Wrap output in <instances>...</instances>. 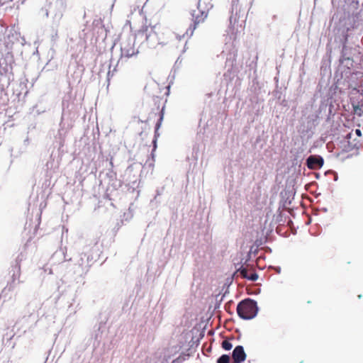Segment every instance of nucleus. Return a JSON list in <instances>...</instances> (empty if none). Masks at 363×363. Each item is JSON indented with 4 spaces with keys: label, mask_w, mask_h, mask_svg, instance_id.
Returning a JSON list of instances; mask_svg holds the SVG:
<instances>
[{
    "label": "nucleus",
    "mask_w": 363,
    "mask_h": 363,
    "mask_svg": "<svg viewBox=\"0 0 363 363\" xmlns=\"http://www.w3.org/2000/svg\"><path fill=\"white\" fill-rule=\"evenodd\" d=\"M230 358L228 354H223L218 360L217 363H230Z\"/></svg>",
    "instance_id": "nucleus-23"
},
{
    "label": "nucleus",
    "mask_w": 363,
    "mask_h": 363,
    "mask_svg": "<svg viewBox=\"0 0 363 363\" xmlns=\"http://www.w3.org/2000/svg\"><path fill=\"white\" fill-rule=\"evenodd\" d=\"M50 12H52V11H50L48 8L45 7L40 9L39 14L43 17L48 18Z\"/></svg>",
    "instance_id": "nucleus-25"
},
{
    "label": "nucleus",
    "mask_w": 363,
    "mask_h": 363,
    "mask_svg": "<svg viewBox=\"0 0 363 363\" xmlns=\"http://www.w3.org/2000/svg\"><path fill=\"white\" fill-rule=\"evenodd\" d=\"M151 225H152V223H150L148 224V225H147V228H150V227L151 226Z\"/></svg>",
    "instance_id": "nucleus-36"
},
{
    "label": "nucleus",
    "mask_w": 363,
    "mask_h": 363,
    "mask_svg": "<svg viewBox=\"0 0 363 363\" xmlns=\"http://www.w3.org/2000/svg\"><path fill=\"white\" fill-rule=\"evenodd\" d=\"M6 48L8 49H10V50H12V48H13L12 45L9 46V42L6 43Z\"/></svg>",
    "instance_id": "nucleus-33"
},
{
    "label": "nucleus",
    "mask_w": 363,
    "mask_h": 363,
    "mask_svg": "<svg viewBox=\"0 0 363 363\" xmlns=\"http://www.w3.org/2000/svg\"><path fill=\"white\" fill-rule=\"evenodd\" d=\"M45 166H46L47 169H49L52 168V162H50V161L47 162Z\"/></svg>",
    "instance_id": "nucleus-29"
},
{
    "label": "nucleus",
    "mask_w": 363,
    "mask_h": 363,
    "mask_svg": "<svg viewBox=\"0 0 363 363\" xmlns=\"http://www.w3.org/2000/svg\"><path fill=\"white\" fill-rule=\"evenodd\" d=\"M191 14L193 24L191 25L189 28L190 35L193 34L194 30L199 24L203 23L205 21L208 16V12L201 10L199 6H198L196 9L192 10Z\"/></svg>",
    "instance_id": "nucleus-5"
},
{
    "label": "nucleus",
    "mask_w": 363,
    "mask_h": 363,
    "mask_svg": "<svg viewBox=\"0 0 363 363\" xmlns=\"http://www.w3.org/2000/svg\"><path fill=\"white\" fill-rule=\"evenodd\" d=\"M158 86H159V84L157 82V81L154 79H152L151 81H150L147 83V84L144 87V90L149 95L152 96V97H155V96H156V95L152 91V89L155 87H157Z\"/></svg>",
    "instance_id": "nucleus-17"
},
{
    "label": "nucleus",
    "mask_w": 363,
    "mask_h": 363,
    "mask_svg": "<svg viewBox=\"0 0 363 363\" xmlns=\"http://www.w3.org/2000/svg\"><path fill=\"white\" fill-rule=\"evenodd\" d=\"M66 135H62L61 133H57L55 135L53 145L55 147H57L59 152H63L62 147L65 145Z\"/></svg>",
    "instance_id": "nucleus-15"
},
{
    "label": "nucleus",
    "mask_w": 363,
    "mask_h": 363,
    "mask_svg": "<svg viewBox=\"0 0 363 363\" xmlns=\"http://www.w3.org/2000/svg\"><path fill=\"white\" fill-rule=\"evenodd\" d=\"M0 363H10V357L5 352H0Z\"/></svg>",
    "instance_id": "nucleus-21"
},
{
    "label": "nucleus",
    "mask_w": 363,
    "mask_h": 363,
    "mask_svg": "<svg viewBox=\"0 0 363 363\" xmlns=\"http://www.w3.org/2000/svg\"><path fill=\"white\" fill-rule=\"evenodd\" d=\"M123 185V182L120 179H118L116 177L113 179L111 181H108V186L106 189V191H112L118 190Z\"/></svg>",
    "instance_id": "nucleus-16"
},
{
    "label": "nucleus",
    "mask_w": 363,
    "mask_h": 363,
    "mask_svg": "<svg viewBox=\"0 0 363 363\" xmlns=\"http://www.w3.org/2000/svg\"><path fill=\"white\" fill-rule=\"evenodd\" d=\"M222 347L225 350H230L233 347V345L229 340H225L222 342Z\"/></svg>",
    "instance_id": "nucleus-24"
},
{
    "label": "nucleus",
    "mask_w": 363,
    "mask_h": 363,
    "mask_svg": "<svg viewBox=\"0 0 363 363\" xmlns=\"http://www.w3.org/2000/svg\"><path fill=\"white\" fill-rule=\"evenodd\" d=\"M162 111H163V109ZM161 112H162V111H161ZM160 121L162 120V113H160Z\"/></svg>",
    "instance_id": "nucleus-34"
},
{
    "label": "nucleus",
    "mask_w": 363,
    "mask_h": 363,
    "mask_svg": "<svg viewBox=\"0 0 363 363\" xmlns=\"http://www.w3.org/2000/svg\"><path fill=\"white\" fill-rule=\"evenodd\" d=\"M131 41L132 39H130L129 43L127 45H125L124 43H122L121 48L122 56H125L129 58L138 52V51H135L134 43L131 45Z\"/></svg>",
    "instance_id": "nucleus-11"
},
{
    "label": "nucleus",
    "mask_w": 363,
    "mask_h": 363,
    "mask_svg": "<svg viewBox=\"0 0 363 363\" xmlns=\"http://www.w3.org/2000/svg\"><path fill=\"white\" fill-rule=\"evenodd\" d=\"M352 106L354 114L357 115L358 116H362L363 115V103H352Z\"/></svg>",
    "instance_id": "nucleus-19"
},
{
    "label": "nucleus",
    "mask_w": 363,
    "mask_h": 363,
    "mask_svg": "<svg viewBox=\"0 0 363 363\" xmlns=\"http://www.w3.org/2000/svg\"><path fill=\"white\" fill-rule=\"evenodd\" d=\"M247 279L251 281H256L258 279V275L256 273H251L249 274Z\"/></svg>",
    "instance_id": "nucleus-27"
},
{
    "label": "nucleus",
    "mask_w": 363,
    "mask_h": 363,
    "mask_svg": "<svg viewBox=\"0 0 363 363\" xmlns=\"http://www.w3.org/2000/svg\"><path fill=\"white\" fill-rule=\"evenodd\" d=\"M355 134L358 136V137H361L362 136V131L360 129H356L355 130Z\"/></svg>",
    "instance_id": "nucleus-30"
},
{
    "label": "nucleus",
    "mask_w": 363,
    "mask_h": 363,
    "mask_svg": "<svg viewBox=\"0 0 363 363\" xmlns=\"http://www.w3.org/2000/svg\"><path fill=\"white\" fill-rule=\"evenodd\" d=\"M105 332L104 323L101 322L99 325L94 326V332L91 335V339L94 340L93 347L97 348L103 339V334Z\"/></svg>",
    "instance_id": "nucleus-7"
},
{
    "label": "nucleus",
    "mask_w": 363,
    "mask_h": 363,
    "mask_svg": "<svg viewBox=\"0 0 363 363\" xmlns=\"http://www.w3.org/2000/svg\"><path fill=\"white\" fill-rule=\"evenodd\" d=\"M240 275L245 278V279H247L248 277V275H249V271L246 268H241L240 270Z\"/></svg>",
    "instance_id": "nucleus-26"
},
{
    "label": "nucleus",
    "mask_w": 363,
    "mask_h": 363,
    "mask_svg": "<svg viewBox=\"0 0 363 363\" xmlns=\"http://www.w3.org/2000/svg\"><path fill=\"white\" fill-rule=\"evenodd\" d=\"M323 159L320 156L311 155L306 160V164L310 169H318L323 165Z\"/></svg>",
    "instance_id": "nucleus-8"
},
{
    "label": "nucleus",
    "mask_w": 363,
    "mask_h": 363,
    "mask_svg": "<svg viewBox=\"0 0 363 363\" xmlns=\"http://www.w3.org/2000/svg\"><path fill=\"white\" fill-rule=\"evenodd\" d=\"M156 25L150 26V29L147 27L141 34L145 36L148 47L151 49H155L159 45V38L157 32L155 30Z\"/></svg>",
    "instance_id": "nucleus-6"
},
{
    "label": "nucleus",
    "mask_w": 363,
    "mask_h": 363,
    "mask_svg": "<svg viewBox=\"0 0 363 363\" xmlns=\"http://www.w3.org/2000/svg\"><path fill=\"white\" fill-rule=\"evenodd\" d=\"M15 64L11 52H7L0 60V74L8 78L9 82L13 79V68Z\"/></svg>",
    "instance_id": "nucleus-3"
},
{
    "label": "nucleus",
    "mask_w": 363,
    "mask_h": 363,
    "mask_svg": "<svg viewBox=\"0 0 363 363\" xmlns=\"http://www.w3.org/2000/svg\"><path fill=\"white\" fill-rule=\"evenodd\" d=\"M84 258L86 259V269H89L93 264V257L91 255L87 253H84Z\"/></svg>",
    "instance_id": "nucleus-22"
},
{
    "label": "nucleus",
    "mask_w": 363,
    "mask_h": 363,
    "mask_svg": "<svg viewBox=\"0 0 363 363\" xmlns=\"http://www.w3.org/2000/svg\"><path fill=\"white\" fill-rule=\"evenodd\" d=\"M352 136L353 133L351 132L346 135L345 138L347 140V143L351 149H359L361 146V143L359 140H356V139H354V141L351 143L350 139L352 138Z\"/></svg>",
    "instance_id": "nucleus-18"
},
{
    "label": "nucleus",
    "mask_w": 363,
    "mask_h": 363,
    "mask_svg": "<svg viewBox=\"0 0 363 363\" xmlns=\"http://www.w3.org/2000/svg\"><path fill=\"white\" fill-rule=\"evenodd\" d=\"M159 136V118L155 121V135L152 140V150L151 152V157H148L143 166V172L147 171V173L152 174L155 166V152L157 148V137Z\"/></svg>",
    "instance_id": "nucleus-4"
},
{
    "label": "nucleus",
    "mask_w": 363,
    "mask_h": 363,
    "mask_svg": "<svg viewBox=\"0 0 363 363\" xmlns=\"http://www.w3.org/2000/svg\"><path fill=\"white\" fill-rule=\"evenodd\" d=\"M245 10L238 4L232 6V13L230 17V28L233 33H238L242 30L245 25Z\"/></svg>",
    "instance_id": "nucleus-1"
},
{
    "label": "nucleus",
    "mask_w": 363,
    "mask_h": 363,
    "mask_svg": "<svg viewBox=\"0 0 363 363\" xmlns=\"http://www.w3.org/2000/svg\"><path fill=\"white\" fill-rule=\"evenodd\" d=\"M24 259V255L23 253H20L15 259V263L12 264V271H13V279H15L16 276H19L21 266L20 264L22 260Z\"/></svg>",
    "instance_id": "nucleus-13"
},
{
    "label": "nucleus",
    "mask_w": 363,
    "mask_h": 363,
    "mask_svg": "<svg viewBox=\"0 0 363 363\" xmlns=\"http://www.w3.org/2000/svg\"><path fill=\"white\" fill-rule=\"evenodd\" d=\"M76 264L78 266V269H77L75 272L78 273L79 275L86 273L89 271V269L86 267V259L84 258V253L80 254Z\"/></svg>",
    "instance_id": "nucleus-14"
},
{
    "label": "nucleus",
    "mask_w": 363,
    "mask_h": 363,
    "mask_svg": "<svg viewBox=\"0 0 363 363\" xmlns=\"http://www.w3.org/2000/svg\"><path fill=\"white\" fill-rule=\"evenodd\" d=\"M110 71L108 72V77H109ZM108 80H109V77H108Z\"/></svg>",
    "instance_id": "nucleus-37"
},
{
    "label": "nucleus",
    "mask_w": 363,
    "mask_h": 363,
    "mask_svg": "<svg viewBox=\"0 0 363 363\" xmlns=\"http://www.w3.org/2000/svg\"><path fill=\"white\" fill-rule=\"evenodd\" d=\"M12 0H0V4L1 5H4L5 3L6 2H9V1H11Z\"/></svg>",
    "instance_id": "nucleus-31"
},
{
    "label": "nucleus",
    "mask_w": 363,
    "mask_h": 363,
    "mask_svg": "<svg viewBox=\"0 0 363 363\" xmlns=\"http://www.w3.org/2000/svg\"><path fill=\"white\" fill-rule=\"evenodd\" d=\"M69 108V102L66 100L62 101V116L61 118V121L60 123V128L57 131V133H61L62 135H67L68 130L69 129V125H66L65 123L63 122V115L66 109Z\"/></svg>",
    "instance_id": "nucleus-10"
},
{
    "label": "nucleus",
    "mask_w": 363,
    "mask_h": 363,
    "mask_svg": "<svg viewBox=\"0 0 363 363\" xmlns=\"http://www.w3.org/2000/svg\"><path fill=\"white\" fill-rule=\"evenodd\" d=\"M64 257H65V260H70V259H71V258L67 259V256H66L65 255H64Z\"/></svg>",
    "instance_id": "nucleus-35"
},
{
    "label": "nucleus",
    "mask_w": 363,
    "mask_h": 363,
    "mask_svg": "<svg viewBox=\"0 0 363 363\" xmlns=\"http://www.w3.org/2000/svg\"><path fill=\"white\" fill-rule=\"evenodd\" d=\"M62 16L63 15H62V13L61 11H55L54 13V15L52 16V30H53V33L52 35V39L54 38L57 37V30L56 28L58 27V26L60 24V21Z\"/></svg>",
    "instance_id": "nucleus-12"
},
{
    "label": "nucleus",
    "mask_w": 363,
    "mask_h": 363,
    "mask_svg": "<svg viewBox=\"0 0 363 363\" xmlns=\"http://www.w3.org/2000/svg\"><path fill=\"white\" fill-rule=\"evenodd\" d=\"M258 308L256 301L251 299H245L238 303L237 313L238 315L245 320H250L256 316Z\"/></svg>",
    "instance_id": "nucleus-2"
},
{
    "label": "nucleus",
    "mask_w": 363,
    "mask_h": 363,
    "mask_svg": "<svg viewBox=\"0 0 363 363\" xmlns=\"http://www.w3.org/2000/svg\"><path fill=\"white\" fill-rule=\"evenodd\" d=\"M233 363H241L246 359V354L244 351V348L241 345H238L235 347L232 354Z\"/></svg>",
    "instance_id": "nucleus-9"
},
{
    "label": "nucleus",
    "mask_w": 363,
    "mask_h": 363,
    "mask_svg": "<svg viewBox=\"0 0 363 363\" xmlns=\"http://www.w3.org/2000/svg\"><path fill=\"white\" fill-rule=\"evenodd\" d=\"M25 42H26V41H25V39H24L23 38H21V42H20V44H21V45H24V43H25Z\"/></svg>",
    "instance_id": "nucleus-32"
},
{
    "label": "nucleus",
    "mask_w": 363,
    "mask_h": 363,
    "mask_svg": "<svg viewBox=\"0 0 363 363\" xmlns=\"http://www.w3.org/2000/svg\"><path fill=\"white\" fill-rule=\"evenodd\" d=\"M111 169H108V172L106 174V177L108 179V181L112 180L116 177V172H115L112 168L113 167V164L112 160L110 162Z\"/></svg>",
    "instance_id": "nucleus-20"
},
{
    "label": "nucleus",
    "mask_w": 363,
    "mask_h": 363,
    "mask_svg": "<svg viewBox=\"0 0 363 363\" xmlns=\"http://www.w3.org/2000/svg\"><path fill=\"white\" fill-rule=\"evenodd\" d=\"M155 193H156V194H155L154 199L150 201L151 206H154L155 204L157 203L156 198L159 195V189H156Z\"/></svg>",
    "instance_id": "nucleus-28"
}]
</instances>
